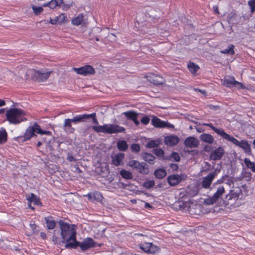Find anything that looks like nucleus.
I'll return each instance as SVG.
<instances>
[{
  "label": "nucleus",
  "instance_id": "1",
  "mask_svg": "<svg viewBox=\"0 0 255 255\" xmlns=\"http://www.w3.org/2000/svg\"><path fill=\"white\" fill-rule=\"evenodd\" d=\"M89 119H92L93 123L96 125L98 124L99 122L97 119L96 114L95 113H93L91 114H84L83 115L76 116L72 119H65L63 123V128L67 132L73 133L75 131V128L72 127V123L76 124L78 123L85 122Z\"/></svg>",
  "mask_w": 255,
  "mask_h": 255
},
{
  "label": "nucleus",
  "instance_id": "2",
  "mask_svg": "<svg viewBox=\"0 0 255 255\" xmlns=\"http://www.w3.org/2000/svg\"><path fill=\"white\" fill-rule=\"evenodd\" d=\"M36 133L40 134H45L51 135L52 133L50 131L43 130L40 126L36 122L33 125L29 126L25 131L23 136L16 137V140L18 142H24L29 140L31 137L36 136Z\"/></svg>",
  "mask_w": 255,
  "mask_h": 255
},
{
  "label": "nucleus",
  "instance_id": "3",
  "mask_svg": "<svg viewBox=\"0 0 255 255\" xmlns=\"http://www.w3.org/2000/svg\"><path fill=\"white\" fill-rule=\"evenodd\" d=\"M6 118L10 124L16 125L27 121L25 117L27 116L26 112L18 108H11L6 111Z\"/></svg>",
  "mask_w": 255,
  "mask_h": 255
},
{
  "label": "nucleus",
  "instance_id": "4",
  "mask_svg": "<svg viewBox=\"0 0 255 255\" xmlns=\"http://www.w3.org/2000/svg\"><path fill=\"white\" fill-rule=\"evenodd\" d=\"M92 129L96 132H103L112 134L114 133H124L126 128L116 124H104L103 126H93Z\"/></svg>",
  "mask_w": 255,
  "mask_h": 255
},
{
  "label": "nucleus",
  "instance_id": "5",
  "mask_svg": "<svg viewBox=\"0 0 255 255\" xmlns=\"http://www.w3.org/2000/svg\"><path fill=\"white\" fill-rule=\"evenodd\" d=\"M61 235L66 244L74 242L76 240V231L74 227H71L69 224L66 223H62L60 224Z\"/></svg>",
  "mask_w": 255,
  "mask_h": 255
},
{
  "label": "nucleus",
  "instance_id": "6",
  "mask_svg": "<svg viewBox=\"0 0 255 255\" xmlns=\"http://www.w3.org/2000/svg\"><path fill=\"white\" fill-rule=\"evenodd\" d=\"M95 244L96 243L93 239L88 237L82 242L76 240L74 242L65 244V247L67 249H76L79 246L82 251L85 252L90 248L95 247Z\"/></svg>",
  "mask_w": 255,
  "mask_h": 255
},
{
  "label": "nucleus",
  "instance_id": "7",
  "mask_svg": "<svg viewBox=\"0 0 255 255\" xmlns=\"http://www.w3.org/2000/svg\"><path fill=\"white\" fill-rule=\"evenodd\" d=\"M226 140L231 141L235 145L238 146L239 147L242 148L244 152L248 154H250L251 153V148L250 145L248 142L247 141L242 140L241 141H239L238 139L235 138L234 137L228 134L226 137Z\"/></svg>",
  "mask_w": 255,
  "mask_h": 255
},
{
  "label": "nucleus",
  "instance_id": "8",
  "mask_svg": "<svg viewBox=\"0 0 255 255\" xmlns=\"http://www.w3.org/2000/svg\"><path fill=\"white\" fill-rule=\"evenodd\" d=\"M220 169L216 168L213 172H210L207 176L203 177L201 182L202 187L206 189L209 188L213 181L217 176L218 174L220 172Z\"/></svg>",
  "mask_w": 255,
  "mask_h": 255
},
{
  "label": "nucleus",
  "instance_id": "9",
  "mask_svg": "<svg viewBox=\"0 0 255 255\" xmlns=\"http://www.w3.org/2000/svg\"><path fill=\"white\" fill-rule=\"evenodd\" d=\"M225 192L224 187L223 185L220 186L212 196L209 197L205 200V204L211 205L216 203L221 198Z\"/></svg>",
  "mask_w": 255,
  "mask_h": 255
},
{
  "label": "nucleus",
  "instance_id": "10",
  "mask_svg": "<svg viewBox=\"0 0 255 255\" xmlns=\"http://www.w3.org/2000/svg\"><path fill=\"white\" fill-rule=\"evenodd\" d=\"M139 249L147 254H155L160 251V249L152 243L145 242L138 245Z\"/></svg>",
  "mask_w": 255,
  "mask_h": 255
},
{
  "label": "nucleus",
  "instance_id": "11",
  "mask_svg": "<svg viewBox=\"0 0 255 255\" xmlns=\"http://www.w3.org/2000/svg\"><path fill=\"white\" fill-rule=\"evenodd\" d=\"M74 71L78 74L87 76L95 73V69L89 65H86L79 68H74Z\"/></svg>",
  "mask_w": 255,
  "mask_h": 255
},
{
  "label": "nucleus",
  "instance_id": "12",
  "mask_svg": "<svg viewBox=\"0 0 255 255\" xmlns=\"http://www.w3.org/2000/svg\"><path fill=\"white\" fill-rule=\"evenodd\" d=\"M146 77L150 83L155 85H162L166 83L165 79L158 75L150 73Z\"/></svg>",
  "mask_w": 255,
  "mask_h": 255
},
{
  "label": "nucleus",
  "instance_id": "13",
  "mask_svg": "<svg viewBox=\"0 0 255 255\" xmlns=\"http://www.w3.org/2000/svg\"><path fill=\"white\" fill-rule=\"evenodd\" d=\"M225 153V150L223 147L219 146L212 150L210 153L209 158L214 161L219 160L222 159Z\"/></svg>",
  "mask_w": 255,
  "mask_h": 255
},
{
  "label": "nucleus",
  "instance_id": "14",
  "mask_svg": "<svg viewBox=\"0 0 255 255\" xmlns=\"http://www.w3.org/2000/svg\"><path fill=\"white\" fill-rule=\"evenodd\" d=\"M51 72H45L42 70L34 71V77L38 82H44L49 77Z\"/></svg>",
  "mask_w": 255,
  "mask_h": 255
},
{
  "label": "nucleus",
  "instance_id": "15",
  "mask_svg": "<svg viewBox=\"0 0 255 255\" xmlns=\"http://www.w3.org/2000/svg\"><path fill=\"white\" fill-rule=\"evenodd\" d=\"M182 180H183V175L173 174L167 177L169 184L172 186L178 185Z\"/></svg>",
  "mask_w": 255,
  "mask_h": 255
},
{
  "label": "nucleus",
  "instance_id": "16",
  "mask_svg": "<svg viewBox=\"0 0 255 255\" xmlns=\"http://www.w3.org/2000/svg\"><path fill=\"white\" fill-rule=\"evenodd\" d=\"M184 143L186 147L192 148L197 147L199 144V141L195 137L189 136L185 139Z\"/></svg>",
  "mask_w": 255,
  "mask_h": 255
},
{
  "label": "nucleus",
  "instance_id": "17",
  "mask_svg": "<svg viewBox=\"0 0 255 255\" xmlns=\"http://www.w3.org/2000/svg\"><path fill=\"white\" fill-rule=\"evenodd\" d=\"M151 124L155 128L173 127L172 125H168L167 123L161 121L156 117H153L151 120Z\"/></svg>",
  "mask_w": 255,
  "mask_h": 255
},
{
  "label": "nucleus",
  "instance_id": "18",
  "mask_svg": "<svg viewBox=\"0 0 255 255\" xmlns=\"http://www.w3.org/2000/svg\"><path fill=\"white\" fill-rule=\"evenodd\" d=\"M124 158L125 154L122 152H119L112 156V163L115 166H118L121 165Z\"/></svg>",
  "mask_w": 255,
  "mask_h": 255
},
{
  "label": "nucleus",
  "instance_id": "19",
  "mask_svg": "<svg viewBox=\"0 0 255 255\" xmlns=\"http://www.w3.org/2000/svg\"><path fill=\"white\" fill-rule=\"evenodd\" d=\"M236 80L233 76H228L222 80V84L228 88H231L235 86Z\"/></svg>",
  "mask_w": 255,
  "mask_h": 255
},
{
  "label": "nucleus",
  "instance_id": "20",
  "mask_svg": "<svg viewBox=\"0 0 255 255\" xmlns=\"http://www.w3.org/2000/svg\"><path fill=\"white\" fill-rule=\"evenodd\" d=\"M205 126L210 127L212 129H213L217 134L220 135L222 136L224 139H226V137L228 135V133H226L224 130L222 128H218L215 127L212 124L208 123L205 124Z\"/></svg>",
  "mask_w": 255,
  "mask_h": 255
},
{
  "label": "nucleus",
  "instance_id": "21",
  "mask_svg": "<svg viewBox=\"0 0 255 255\" xmlns=\"http://www.w3.org/2000/svg\"><path fill=\"white\" fill-rule=\"evenodd\" d=\"M179 141V139L177 136L170 135L168 136L165 138V143L169 146H174Z\"/></svg>",
  "mask_w": 255,
  "mask_h": 255
},
{
  "label": "nucleus",
  "instance_id": "22",
  "mask_svg": "<svg viewBox=\"0 0 255 255\" xmlns=\"http://www.w3.org/2000/svg\"><path fill=\"white\" fill-rule=\"evenodd\" d=\"M135 170L142 174H147L149 173L148 165L143 162H139V165Z\"/></svg>",
  "mask_w": 255,
  "mask_h": 255
},
{
  "label": "nucleus",
  "instance_id": "23",
  "mask_svg": "<svg viewBox=\"0 0 255 255\" xmlns=\"http://www.w3.org/2000/svg\"><path fill=\"white\" fill-rule=\"evenodd\" d=\"M200 139L202 141L211 144L214 141L213 136L209 133H203L200 135Z\"/></svg>",
  "mask_w": 255,
  "mask_h": 255
},
{
  "label": "nucleus",
  "instance_id": "24",
  "mask_svg": "<svg viewBox=\"0 0 255 255\" xmlns=\"http://www.w3.org/2000/svg\"><path fill=\"white\" fill-rule=\"evenodd\" d=\"M8 139V134L4 128H0V145L5 144Z\"/></svg>",
  "mask_w": 255,
  "mask_h": 255
},
{
  "label": "nucleus",
  "instance_id": "25",
  "mask_svg": "<svg viewBox=\"0 0 255 255\" xmlns=\"http://www.w3.org/2000/svg\"><path fill=\"white\" fill-rule=\"evenodd\" d=\"M47 228L49 230L55 228L56 223L54 218L52 216H48L44 218Z\"/></svg>",
  "mask_w": 255,
  "mask_h": 255
},
{
  "label": "nucleus",
  "instance_id": "26",
  "mask_svg": "<svg viewBox=\"0 0 255 255\" xmlns=\"http://www.w3.org/2000/svg\"><path fill=\"white\" fill-rule=\"evenodd\" d=\"M27 200L30 203H33L34 205H41V202L40 201L39 198H38L37 196L33 193H31L30 196L28 197V198H27Z\"/></svg>",
  "mask_w": 255,
  "mask_h": 255
},
{
  "label": "nucleus",
  "instance_id": "27",
  "mask_svg": "<svg viewBox=\"0 0 255 255\" xmlns=\"http://www.w3.org/2000/svg\"><path fill=\"white\" fill-rule=\"evenodd\" d=\"M142 157L143 160L150 164H153L154 163L155 157L151 154L149 153H143Z\"/></svg>",
  "mask_w": 255,
  "mask_h": 255
},
{
  "label": "nucleus",
  "instance_id": "28",
  "mask_svg": "<svg viewBox=\"0 0 255 255\" xmlns=\"http://www.w3.org/2000/svg\"><path fill=\"white\" fill-rule=\"evenodd\" d=\"M83 19L84 15L82 13H80L72 19L71 23L74 25L78 26L82 24Z\"/></svg>",
  "mask_w": 255,
  "mask_h": 255
},
{
  "label": "nucleus",
  "instance_id": "29",
  "mask_svg": "<svg viewBox=\"0 0 255 255\" xmlns=\"http://www.w3.org/2000/svg\"><path fill=\"white\" fill-rule=\"evenodd\" d=\"M239 197V194L233 190H231L226 196V199L231 200L232 199L238 200Z\"/></svg>",
  "mask_w": 255,
  "mask_h": 255
},
{
  "label": "nucleus",
  "instance_id": "30",
  "mask_svg": "<svg viewBox=\"0 0 255 255\" xmlns=\"http://www.w3.org/2000/svg\"><path fill=\"white\" fill-rule=\"evenodd\" d=\"M155 176L158 179H162L166 175V172L164 169H157L154 172Z\"/></svg>",
  "mask_w": 255,
  "mask_h": 255
},
{
  "label": "nucleus",
  "instance_id": "31",
  "mask_svg": "<svg viewBox=\"0 0 255 255\" xmlns=\"http://www.w3.org/2000/svg\"><path fill=\"white\" fill-rule=\"evenodd\" d=\"M188 68L191 73L195 74L198 70L200 69L199 66L192 62H190L188 64Z\"/></svg>",
  "mask_w": 255,
  "mask_h": 255
},
{
  "label": "nucleus",
  "instance_id": "32",
  "mask_svg": "<svg viewBox=\"0 0 255 255\" xmlns=\"http://www.w3.org/2000/svg\"><path fill=\"white\" fill-rule=\"evenodd\" d=\"M117 147L119 150L125 151L128 149V145L125 140H119L117 142Z\"/></svg>",
  "mask_w": 255,
  "mask_h": 255
},
{
  "label": "nucleus",
  "instance_id": "33",
  "mask_svg": "<svg viewBox=\"0 0 255 255\" xmlns=\"http://www.w3.org/2000/svg\"><path fill=\"white\" fill-rule=\"evenodd\" d=\"M244 163L249 169H250L252 172L255 173V162L251 161L249 158H246L244 159Z\"/></svg>",
  "mask_w": 255,
  "mask_h": 255
},
{
  "label": "nucleus",
  "instance_id": "34",
  "mask_svg": "<svg viewBox=\"0 0 255 255\" xmlns=\"http://www.w3.org/2000/svg\"><path fill=\"white\" fill-rule=\"evenodd\" d=\"M120 173L122 177L126 179H131L133 177L132 174L130 171L125 169L122 170Z\"/></svg>",
  "mask_w": 255,
  "mask_h": 255
},
{
  "label": "nucleus",
  "instance_id": "35",
  "mask_svg": "<svg viewBox=\"0 0 255 255\" xmlns=\"http://www.w3.org/2000/svg\"><path fill=\"white\" fill-rule=\"evenodd\" d=\"M62 3L63 0H51L50 1L48 2L49 8L51 9H54L57 6H60Z\"/></svg>",
  "mask_w": 255,
  "mask_h": 255
},
{
  "label": "nucleus",
  "instance_id": "36",
  "mask_svg": "<svg viewBox=\"0 0 255 255\" xmlns=\"http://www.w3.org/2000/svg\"><path fill=\"white\" fill-rule=\"evenodd\" d=\"M123 114L127 117V119L131 121H132L138 116V114L136 113L131 111L124 112Z\"/></svg>",
  "mask_w": 255,
  "mask_h": 255
},
{
  "label": "nucleus",
  "instance_id": "37",
  "mask_svg": "<svg viewBox=\"0 0 255 255\" xmlns=\"http://www.w3.org/2000/svg\"><path fill=\"white\" fill-rule=\"evenodd\" d=\"M234 47H235L233 44H230L228 49L221 50V52L223 54H230L231 55H233L235 54V51L234 50Z\"/></svg>",
  "mask_w": 255,
  "mask_h": 255
},
{
  "label": "nucleus",
  "instance_id": "38",
  "mask_svg": "<svg viewBox=\"0 0 255 255\" xmlns=\"http://www.w3.org/2000/svg\"><path fill=\"white\" fill-rule=\"evenodd\" d=\"M93 201H100L103 198L102 195L98 191L93 192Z\"/></svg>",
  "mask_w": 255,
  "mask_h": 255
},
{
  "label": "nucleus",
  "instance_id": "39",
  "mask_svg": "<svg viewBox=\"0 0 255 255\" xmlns=\"http://www.w3.org/2000/svg\"><path fill=\"white\" fill-rule=\"evenodd\" d=\"M128 165L133 169H136L139 165V162L135 160H131L128 162Z\"/></svg>",
  "mask_w": 255,
  "mask_h": 255
},
{
  "label": "nucleus",
  "instance_id": "40",
  "mask_svg": "<svg viewBox=\"0 0 255 255\" xmlns=\"http://www.w3.org/2000/svg\"><path fill=\"white\" fill-rule=\"evenodd\" d=\"M158 146V142L156 140H151L148 142L146 144V147L148 148H152Z\"/></svg>",
  "mask_w": 255,
  "mask_h": 255
},
{
  "label": "nucleus",
  "instance_id": "41",
  "mask_svg": "<svg viewBox=\"0 0 255 255\" xmlns=\"http://www.w3.org/2000/svg\"><path fill=\"white\" fill-rule=\"evenodd\" d=\"M155 184V182L153 180H147L143 183V186L146 189L152 188Z\"/></svg>",
  "mask_w": 255,
  "mask_h": 255
},
{
  "label": "nucleus",
  "instance_id": "42",
  "mask_svg": "<svg viewBox=\"0 0 255 255\" xmlns=\"http://www.w3.org/2000/svg\"><path fill=\"white\" fill-rule=\"evenodd\" d=\"M169 159H170V160L173 159V160L176 161H179L180 160V157L177 152H173L171 154V155L169 158Z\"/></svg>",
  "mask_w": 255,
  "mask_h": 255
},
{
  "label": "nucleus",
  "instance_id": "43",
  "mask_svg": "<svg viewBox=\"0 0 255 255\" xmlns=\"http://www.w3.org/2000/svg\"><path fill=\"white\" fill-rule=\"evenodd\" d=\"M130 148L131 151L134 153H138L140 151V148L138 144L133 143L131 145Z\"/></svg>",
  "mask_w": 255,
  "mask_h": 255
},
{
  "label": "nucleus",
  "instance_id": "44",
  "mask_svg": "<svg viewBox=\"0 0 255 255\" xmlns=\"http://www.w3.org/2000/svg\"><path fill=\"white\" fill-rule=\"evenodd\" d=\"M32 8L35 15L39 14L43 10V8L41 6H32Z\"/></svg>",
  "mask_w": 255,
  "mask_h": 255
},
{
  "label": "nucleus",
  "instance_id": "45",
  "mask_svg": "<svg viewBox=\"0 0 255 255\" xmlns=\"http://www.w3.org/2000/svg\"><path fill=\"white\" fill-rule=\"evenodd\" d=\"M154 153L158 157H163L164 155V151L160 148H156L154 150Z\"/></svg>",
  "mask_w": 255,
  "mask_h": 255
},
{
  "label": "nucleus",
  "instance_id": "46",
  "mask_svg": "<svg viewBox=\"0 0 255 255\" xmlns=\"http://www.w3.org/2000/svg\"><path fill=\"white\" fill-rule=\"evenodd\" d=\"M59 24L65 22L67 20V16L64 13H61L58 16Z\"/></svg>",
  "mask_w": 255,
  "mask_h": 255
},
{
  "label": "nucleus",
  "instance_id": "47",
  "mask_svg": "<svg viewBox=\"0 0 255 255\" xmlns=\"http://www.w3.org/2000/svg\"><path fill=\"white\" fill-rule=\"evenodd\" d=\"M248 4L251 8V11L253 13L255 11V0H250Z\"/></svg>",
  "mask_w": 255,
  "mask_h": 255
},
{
  "label": "nucleus",
  "instance_id": "48",
  "mask_svg": "<svg viewBox=\"0 0 255 255\" xmlns=\"http://www.w3.org/2000/svg\"><path fill=\"white\" fill-rule=\"evenodd\" d=\"M140 122L142 124L147 125L150 122V118L147 116L145 115L141 118Z\"/></svg>",
  "mask_w": 255,
  "mask_h": 255
},
{
  "label": "nucleus",
  "instance_id": "49",
  "mask_svg": "<svg viewBox=\"0 0 255 255\" xmlns=\"http://www.w3.org/2000/svg\"><path fill=\"white\" fill-rule=\"evenodd\" d=\"M235 87H237L238 89H248V88L246 87V86L243 84L242 83H241L240 82H238L237 81H236L235 85Z\"/></svg>",
  "mask_w": 255,
  "mask_h": 255
},
{
  "label": "nucleus",
  "instance_id": "50",
  "mask_svg": "<svg viewBox=\"0 0 255 255\" xmlns=\"http://www.w3.org/2000/svg\"><path fill=\"white\" fill-rule=\"evenodd\" d=\"M49 22L53 25H56L57 24H59L58 16H56L53 19L50 18Z\"/></svg>",
  "mask_w": 255,
  "mask_h": 255
},
{
  "label": "nucleus",
  "instance_id": "51",
  "mask_svg": "<svg viewBox=\"0 0 255 255\" xmlns=\"http://www.w3.org/2000/svg\"><path fill=\"white\" fill-rule=\"evenodd\" d=\"M227 177V176L226 175V176H223L220 179H218L216 183V184H222V183H223L224 182V181H225V179H226V178Z\"/></svg>",
  "mask_w": 255,
  "mask_h": 255
},
{
  "label": "nucleus",
  "instance_id": "52",
  "mask_svg": "<svg viewBox=\"0 0 255 255\" xmlns=\"http://www.w3.org/2000/svg\"><path fill=\"white\" fill-rule=\"evenodd\" d=\"M170 167L173 171H177L179 168L178 165L176 163L170 164Z\"/></svg>",
  "mask_w": 255,
  "mask_h": 255
},
{
  "label": "nucleus",
  "instance_id": "53",
  "mask_svg": "<svg viewBox=\"0 0 255 255\" xmlns=\"http://www.w3.org/2000/svg\"><path fill=\"white\" fill-rule=\"evenodd\" d=\"M84 196L87 197L89 200L93 201V192L89 193L87 195H84Z\"/></svg>",
  "mask_w": 255,
  "mask_h": 255
},
{
  "label": "nucleus",
  "instance_id": "54",
  "mask_svg": "<svg viewBox=\"0 0 255 255\" xmlns=\"http://www.w3.org/2000/svg\"><path fill=\"white\" fill-rule=\"evenodd\" d=\"M67 160H69V161H75L76 159L73 156H72V155L71 154H68V156H67Z\"/></svg>",
  "mask_w": 255,
  "mask_h": 255
},
{
  "label": "nucleus",
  "instance_id": "55",
  "mask_svg": "<svg viewBox=\"0 0 255 255\" xmlns=\"http://www.w3.org/2000/svg\"><path fill=\"white\" fill-rule=\"evenodd\" d=\"M75 170L74 171L75 172L78 173L82 172L81 170L79 168L78 165H76L75 166Z\"/></svg>",
  "mask_w": 255,
  "mask_h": 255
},
{
  "label": "nucleus",
  "instance_id": "56",
  "mask_svg": "<svg viewBox=\"0 0 255 255\" xmlns=\"http://www.w3.org/2000/svg\"><path fill=\"white\" fill-rule=\"evenodd\" d=\"M204 149L206 152H210L211 149V147L207 145L205 146Z\"/></svg>",
  "mask_w": 255,
  "mask_h": 255
},
{
  "label": "nucleus",
  "instance_id": "57",
  "mask_svg": "<svg viewBox=\"0 0 255 255\" xmlns=\"http://www.w3.org/2000/svg\"><path fill=\"white\" fill-rule=\"evenodd\" d=\"M132 121L134 123L135 126H138L139 125V122L137 120V117L135 118L134 119L132 120Z\"/></svg>",
  "mask_w": 255,
  "mask_h": 255
},
{
  "label": "nucleus",
  "instance_id": "58",
  "mask_svg": "<svg viewBox=\"0 0 255 255\" xmlns=\"http://www.w3.org/2000/svg\"><path fill=\"white\" fill-rule=\"evenodd\" d=\"M40 237H41L43 239H45L47 238V236H46V233H44V232H41V233H40Z\"/></svg>",
  "mask_w": 255,
  "mask_h": 255
},
{
  "label": "nucleus",
  "instance_id": "59",
  "mask_svg": "<svg viewBox=\"0 0 255 255\" xmlns=\"http://www.w3.org/2000/svg\"><path fill=\"white\" fill-rule=\"evenodd\" d=\"M145 208H151L152 206L147 202H145Z\"/></svg>",
  "mask_w": 255,
  "mask_h": 255
},
{
  "label": "nucleus",
  "instance_id": "60",
  "mask_svg": "<svg viewBox=\"0 0 255 255\" xmlns=\"http://www.w3.org/2000/svg\"><path fill=\"white\" fill-rule=\"evenodd\" d=\"M5 101L0 99V107L5 105Z\"/></svg>",
  "mask_w": 255,
  "mask_h": 255
},
{
  "label": "nucleus",
  "instance_id": "61",
  "mask_svg": "<svg viewBox=\"0 0 255 255\" xmlns=\"http://www.w3.org/2000/svg\"><path fill=\"white\" fill-rule=\"evenodd\" d=\"M134 236H138V237H139V236H142V237H148V236H146V235H142V234H134Z\"/></svg>",
  "mask_w": 255,
  "mask_h": 255
},
{
  "label": "nucleus",
  "instance_id": "62",
  "mask_svg": "<svg viewBox=\"0 0 255 255\" xmlns=\"http://www.w3.org/2000/svg\"><path fill=\"white\" fill-rule=\"evenodd\" d=\"M43 6H44V7H49V4H48V2L44 3L43 4Z\"/></svg>",
  "mask_w": 255,
  "mask_h": 255
},
{
  "label": "nucleus",
  "instance_id": "63",
  "mask_svg": "<svg viewBox=\"0 0 255 255\" xmlns=\"http://www.w3.org/2000/svg\"><path fill=\"white\" fill-rule=\"evenodd\" d=\"M42 145V143L41 141H39L37 143V146H40Z\"/></svg>",
  "mask_w": 255,
  "mask_h": 255
},
{
  "label": "nucleus",
  "instance_id": "64",
  "mask_svg": "<svg viewBox=\"0 0 255 255\" xmlns=\"http://www.w3.org/2000/svg\"><path fill=\"white\" fill-rule=\"evenodd\" d=\"M188 210H189V211L191 213H192V210H191V207H190V206H189Z\"/></svg>",
  "mask_w": 255,
  "mask_h": 255
}]
</instances>
